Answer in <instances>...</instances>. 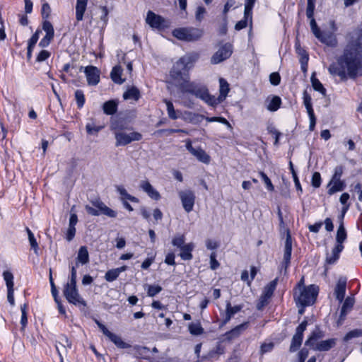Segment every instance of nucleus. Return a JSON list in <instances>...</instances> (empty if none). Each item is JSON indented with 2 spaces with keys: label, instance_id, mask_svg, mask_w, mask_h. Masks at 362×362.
<instances>
[{
  "label": "nucleus",
  "instance_id": "obj_1",
  "mask_svg": "<svg viewBox=\"0 0 362 362\" xmlns=\"http://www.w3.org/2000/svg\"><path fill=\"white\" fill-rule=\"evenodd\" d=\"M338 57L336 63L329 65L328 71L331 75L337 76L341 81L348 78L355 80L362 76V28L354 31Z\"/></svg>",
  "mask_w": 362,
  "mask_h": 362
},
{
  "label": "nucleus",
  "instance_id": "obj_2",
  "mask_svg": "<svg viewBox=\"0 0 362 362\" xmlns=\"http://www.w3.org/2000/svg\"><path fill=\"white\" fill-rule=\"evenodd\" d=\"M199 58V54L192 53L181 57L176 62L170 71V78L178 83L182 93H188L195 95L204 102L215 103L213 98L209 96L207 88L200 83L189 81V69Z\"/></svg>",
  "mask_w": 362,
  "mask_h": 362
},
{
  "label": "nucleus",
  "instance_id": "obj_3",
  "mask_svg": "<svg viewBox=\"0 0 362 362\" xmlns=\"http://www.w3.org/2000/svg\"><path fill=\"white\" fill-rule=\"evenodd\" d=\"M317 293V287L315 285H310L306 288L300 291L293 290V299L297 306H310L316 300Z\"/></svg>",
  "mask_w": 362,
  "mask_h": 362
},
{
  "label": "nucleus",
  "instance_id": "obj_4",
  "mask_svg": "<svg viewBox=\"0 0 362 362\" xmlns=\"http://www.w3.org/2000/svg\"><path fill=\"white\" fill-rule=\"evenodd\" d=\"M172 34L177 40L194 42L199 40L203 36L204 30L194 27H185L174 29Z\"/></svg>",
  "mask_w": 362,
  "mask_h": 362
},
{
  "label": "nucleus",
  "instance_id": "obj_5",
  "mask_svg": "<svg viewBox=\"0 0 362 362\" xmlns=\"http://www.w3.org/2000/svg\"><path fill=\"white\" fill-rule=\"evenodd\" d=\"M91 204L97 209L89 205L85 206L86 212L91 216H98L103 214L110 218H115L117 215V213L115 211L109 208L99 199L91 201Z\"/></svg>",
  "mask_w": 362,
  "mask_h": 362
},
{
  "label": "nucleus",
  "instance_id": "obj_6",
  "mask_svg": "<svg viewBox=\"0 0 362 362\" xmlns=\"http://www.w3.org/2000/svg\"><path fill=\"white\" fill-rule=\"evenodd\" d=\"M146 23L152 28L163 30L170 28L171 22L163 16L156 14L151 11L147 12Z\"/></svg>",
  "mask_w": 362,
  "mask_h": 362
},
{
  "label": "nucleus",
  "instance_id": "obj_7",
  "mask_svg": "<svg viewBox=\"0 0 362 362\" xmlns=\"http://www.w3.org/2000/svg\"><path fill=\"white\" fill-rule=\"evenodd\" d=\"M115 138L116 140L115 146H126L132 141H140L142 139V135L139 132H133L130 134H127L123 132H115Z\"/></svg>",
  "mask_w": 362,
  "mask_h": 362
},
{
  "label": "nucleus",
  "instance_id": "obj_8",
  "mask_svg": "<svg viewBox=\"0 0 362 362\" xmlns=\"http://www.w3.org/2000/svg\"><path fill=\"white\" fill-rule=\"evenodd\" d=\"M64 296L70 303L77 306H86V301L81 297L76 287L64 286Z\"/></svg>",
  "mask_w": 362,
  "mask_h": 362
},
{
  "label": "nucleus",
  "instance_id": "obj_9",
  "mask_svg": "<svg viewBox=\"0 0 362 362\" xmlns=\"http://www.w3.org/2000/svg\"><path fill=\"white\" fill-rule=\"evenodd\" d=\"M308 326V321L303 320L296 329V333L293 336L289 351L291 352L296 351L302 344L303 339V332Z\"/></svg>",
  "mask_w": 362,
  "mask_h": 362
},
{
  "label": "nucleus",
  "instance_id": "obj_10",
  "mask_svg": "<svg viewBox=\"0 0 362 362\" xmlns=\"http://www.w3.org/2000/svg\"><path fill=\"white\" fill-rule=\"evenodd\" d=\"M233 53V46L230 43H226L221 46L211 57L212 64H219L228 59Z\"/></svg>",
  "mask_w": 362,
  "mask_h": 362
},
{
  "label": "nucleus",
  "instance_id": "obj_11",
  "mask_svg": "<svg viewBox=\"0 0 362 362\" xmlns=\"http://www.w3.org/2000/svg\"><path fill=\"white\" fill-rule=\"evenodd\" d=\"M183 209L187 213L193 210L195 202V194L190 189L181 190L178 192Z\"/></svg>",
  "mask_w": 362,
  "mask_h": 362
},
{
  "label": "nucleus",
  "instance_id": "obj_12",
  "mask_svg": "<svg viewBox=\"0 0 362 362\" xmlns=\"http://www.w3.org/2000/svg\"><path fill=\"white\" fill-rule=\"evenodd\" d=\"M186 148L192 153L197 159L205 164L210 162V156L202 148H194L189 139L186 141Z\"/></svg>",
  "mask_w": 362,
  "mask_h": 362
},
{
  "label": "nucleus",
  "instance_id": "obj_13",
  "mask_svg": "<svg viewBox=\"0 0 362 362\" xmlns=\"http://www.w3.org/2000/svg\"><path fill=\"white\" fill-rule=\"evenodd\" d=\"M84 73L89 86H96L100 81V70L94 66L85 67Z\"/></svg>",
  "mask_w": 362,
  "mask_h": 362
},
{
  "label": "nucleus",
  "instance_id": "obj_14",
  "mask_svg": "<svg viewBox=\"0 0 362 362\" xmlns=\"http://www.w3.org/2000/svg\"><path fill=\"white\" fill-rule=\"evenodd\" d=\"M219 83H220V88H219L220 95H219V96L218 98H216L215 96L209 94V96L214 99L215 103H210L209 102H205L206 103H207L209 105L216 106V105H218V103L222 102L223 100H225V98H226V96L230 90L229 84L224 78H221L219 79Z\"/></svg>",
  "mask_w": 362,
  "mask_h": 362
},
{
  "label": "nucleus",
  "instance_id": "obj_15",
  "mask_svg": "<svg viewBox=\"0 0 362 362\" xmlns=\"http://www.w3.org/2000/svg\"><path fill=\"white\" fill-rule=\"evenodd\" d=\"M243 308V305H236L234 306L231 305L230 301L226 302V311L224 313V317L222 321L221 325H224L227 324L230 319L238 312H240Z\"/></svg>",
  "mask_w": 362,
  "mask_h": 362
},
{
  "label": "nucleus",
  "instance_id": "obj_16",
  "mask_svg": "<svg viewBox=\"0 0 362 362\" xmlns=\"http://www.w3.org/2000/svg\"><path fill=\"white\" fill-rule=\"evenodd\" d=\"M291 252H292V240L289 230H287L286 238L285 240L284 245V264H285L286 269L288 267L291 258Z\"/></svg>",
  "mask_w": 362,
  "mask_h": 362
},
{
  "label": "nucleus",
  "instance_id": "obj_17",
  "mask_svg": "<svg viewBox=\"0 0 362 362\" xmlns=\"http://www.w3.org/2000/svg\"><path fill=\"white\" fill-rule=\"evenodd\" d=\"M324 337L325 332L322 331L318 327H316L305 341V345L309 346L310 349H313V346H315V344L318 342L317 341L322 339Z\"/></svg>",
  "mask_w": 362,
  "mask_h": 362
},
{
  "label": "nucleus",
  "instance_id": "obj_18",
  "mask_svg": "<svg viewBox=\"0 0 362 362\" xmlns=\"http://www.w3.org/2000/svg\"><path fill=\"white\" fill-rule=\"evenodd\" d=\"M336 344L337 339L332 338L318 341L315 346H313L312 349L317 351H327L334 347Z\"/></svg>",
  "mask_w": 362,
  "mask_h": 362
},
{
  "label": "nucleus",
  "instance_id": "obj_19",
  "mask_svg": "<svg viewBox=\"0 0 362 362\" xmlns=\"http://www.w3.org/2000/svg\"><path fill=\"white\" fill-rule=\"evenodd\" d=\"M140 187L152 199L158 201L160 199V193L153 188L148 181H141L140 183Z\"/></svg>",
  "mask_w": 362,
  "mask_h": 362
},
{
  "label": "nucleus",
  "instance_id": "obj_20",
  "mask_svg": "<svg viewBox=\"0 0 362 362\" xmlns=\"http://www.w3.org/2000/svg\"><path fill=\"white\" fill-rule=\"evenodd\" d=\"M346 279L345 278H339L335 289L334 294L336 298L341 303L343 301L346 293Z\"/></svg>",
  "mask_w": 362,
  "mask_h": 362
},
{
  "label": "nucleus",
  "instance_id": "obj_21",
  "mask_svg": "<svg viewBox=\"0 0 362 362\" xmlns=\"http://www.w3.org/2000/svg\"><path fill=\"white\" fill-rule=\"evenodd\" d=\"M354 298L352 297H347L341 308L340 315L339 317V322H341L344 320L347 313L351 310L354 305Z\"/></svg>",
  "mask_w": 362,
  "mask_h": 362
},
{
  "label": "nucleus",
  "instance_id": "obj_22",
  "mask_svg": "<svg viewBox=\"0 0 362 362\" xmlns=\"http://www.w3.org/2000/svg\"><path fill=\"white\" fill-rule=\"evenodd\" d=\"M247 326L248 322H244L236 326L235 328L232 329L231 330L226 333V339L228 340H232L233 339L238 337L242 333V332L247 329Z\"/></svg>",
  "mask_w": 362,
  "mask_h": 362
},
{
  "label": "nucleus",
  "instance_id": "obj_23",
  "mask_svg": "<svg viewBox=\"0 0 362 362\" xmlns=\"http://www.w3.org/2000/svg\"><path fill=\"white\" fill-rule=\"evenodd\" d=\"M344 249V245H337L332 251V254H327L326 263L329 264H334L339 258V254Z\"/></svg>",
  "mask_w": 362,
  "mask_h": 362
},
{
  "label": "nucleus",
  "instance_id": "obj_24",
  "mask_svg": "<svg viewBox=\"0 0 362 362\" xmlns=\"http://www.w3.org/2000/svg\"><path fill=\"white\" fill-rule=\"evenodd\" d=\"M118 103L115 100H110L103 105V112L107 115H112L117 111Z\"/></svg>",
  "mask_w": 362,
  "mask_h": 362
},
{
  "label": "nucleus",
  "instance_id": "obj_25",
  "mask_svg": "<svg viewBox=\"0 0 362 362\" xmlns=\"http://www.w3.org/2000/svg\"><path fill=\"white\" fill-rule=\"evenodd\" d=\"M194 245L192 243H189L185 244L184 246L180 247V256L183 260H191L193 257L192 254V250H194Z\"/></svg>",
  "mask_w": 362,
  "mask_h": 362
},
{
  "label": "nucleus",
  "instance_id": "obj_26",
  "mask_svg": "<svg viewBox=\"0 0 362 362\" xmlns=\"http://www.w3.org/2000/svg\"><path fill=\"white\" fill-rule=\"evenodd\" d=\"M267 109L271 112L276 111L281 105V99L277 95H273L271 99L267 98Z\"/></svg>",
  "mask_w": 362,
  "mask_h": 362
},
{
  "label": "nucleus",
  "instance_id": "obj_27",
  "mask_svg": "<svg viewBox=\"0 0 362 362\" xmlns=\"http://www.w3.org/2000/svg\"><path fill=\"white\" fill-rule=\"evenodd\" d=\"M88 0H77L76 5V18L77 21L83 20Z\"/></svg>",
  "mask_w": 362,
  "mask_h": 362
},
{
  "label": "nucleus",
  "instance_id": "obj_28",
  "mask_svg": "<svg viewBox=\"0 0 362 362\" xmlns=\"http://www.w3.org/2000/svg\"><path fill=\"white\" fill-rule=\"evenodd\" d=\"M331 186L328 189V194L332 195L337 192L344 190L345 185L342 180H331L328 184V187Z\"/></svg>",
  "mask_w": 362,
  "mask_h": 362
},
{
  "label": "nucleus",
  "instance_id": "obj_29",
  "mask_svg": "<svg viewBox=\"0 0 362 362\" xmlns=\"http://www.w3.org/2000/svg\"><path fill=\"white\" fill-rule=\"evenodd\" d=\"M278 280V278H276L267 284L264 288L262 295L266 297V298L270 299L276 288Z\"/></svg>",
  "mask_w": 362,
  "mask_h": 362
},
{
  "label": "nucleus",
  "instance_id": "obj_30",
  "mask_svg": "<svg viewBox=\"0 0 362 362\" xmlns=\"http://www.w3.org/2000/svg\"><path fill=\"white\" fill-rule=\"evenodd\" d=\"M141 98V93L139 90L135 87L132 86L129 89H127L124 93H123V98L124 100H130L133 99L135 101H137Z\"/></svg>",
  "mask_w": 362,
  "mask_h": 362
},
{
  "label": "nucleus",
  "instance_id": "obj_31",
  "mask_svg": "<svg viewBox=\"0 0 362 362\" xmlns=\"http://www.w3.org/2000/svg\"><path fill=\"white\" fill-rule=\"evenodd\" d=\"M122 69L120 66H115L112 68L110 77L111 79L117 84H122L124 82V79H123L122 76Z\"/></svg>",
  "mask_w": 362,
  "mask_h": 362
},
{
  "label": "nucleus",
  "instance_id": "obj_32",
  "mask_svg": "<svg viewBox=\"0 0 362 362\" xmlns=\"http://www.w3.org/2000/svg\"><path fill=\"white\" fill-rule=\"evenodd\" d=\"M116 189L117 192L121 195V200H129L132 202L138 203L139 202V199L136 197H134L129 194L127 191L124 189V187L122 185H117Z\"/></svg>",
  "mask_w": 362,
  "mask_h": 362
},
{
  "label": "nucleus",
  "instance_id": "obj_33",
  "mask_svg": "<svg viewBox=\"0 0 362 362\" xmlns=\"http://www.w3.org/2000/svg\"><path fill=\"white\" fill-rule=\"evenodd\" d=\"M347 237L346 231L344 226V223L341 221L337 231L336 241L337 245H343L344 242L346 240Z\"/></svg>",
  "mask_w": 362,
  "mask_h": 362
},
{
  "label": "nucleus",
  "instance_id": "obj_34",
  "mask_svg": "<svg viewBox=\"0 0 362 362\" xmlns=\"http://www.w3.org/2000/svg\"><path fill=\"white\" fill-rule=\"evenodd\" d=\"M310 81L313 89L320 92L322 95H326V89L324 88L322 83L316 78L315 73H313L310 77Z\"/></svg>",
  "mask_w": 362,
  "mask_h": 362
},
{
  "label": "nucleus",
  "instance_id": "obj_35",
  "mask_svg": "<svg viewBox=\"0 0 362 362\" xmlns=\"http://www.w3.org/2000/svg\"><path fill=\"white\" fill-rule=\"evenodd\" d=\"M188 329L189 333L194 336L201 335L204 332V329L199 321L189 324Z\"/></svg>",
  "mask_w": 362,
  "mask_h": 362
},
{
  "label": "nucleus",
  "instance_id": "obj_36",
  "mask_svg": "<svg viewBox=\"0 0 362 362\" xmlns=\"http://www.w3.org/2000/svg\"><path fill=\"white\" fill-rule=\"evenodd\" d=\"M77 261L82 264H87L89 262V255L86 246H81L78 252Z\"/></svg>",
  "mask_w": 362,
  "mask_h": 362
},
{
  "label": "nucleus",
  "instance_id": "obj_37",
  "mask_svg": "<svg viewBox=\"0 0 362 362\" xmlns=\"http://www.w3.org/2000/svg\"><path fill=\"white\" fill-rule=\"evenodd\" d=\"M108 338L119 349H127L130 347L129 344L124 342L119 336L115 334L112 333Z\"/></svg>",
  "mask_w": 362,
  "mask_h": 362
},
{
  "label": "nucleus",
  "instance_id": "obj_38",
  "mask_svg": "<svg viewBox=\"0 0 362 362\" xmlns=\"http://www.w3.org/2000/svg\"><path fill=\"white\" fill-rule=\"evenodd\" d=\"M75 100L76 101L78 108L81 109L83 107L86 99L83 91L82 90L78 89L75 91L74 93Z\"/></svg>",
  "mask_w": 362,
  "mask_h": 362
},
{
  "label": "nucleus",
  "instance_id": "obj_39",
  "mask_svg": "<svg viewBox=\"0 0 362 362\" xmlns=\"http://www.w3.org/2000/svg\"><path fill=\"white\" fill-rule=\"evenodd\" d=\"M303 103H304V105L307 110V112H308V114L309 113H311V112H314V110L313 109V105H312V98H311V96L307 93L306 90H305L303 92Z\"/></svg>",
  "mask_w": 362,
  "mask_h": 362
},
{
  "label": "nucleus",
  "instance_id": "obj_40",
  "mask_svg": "<svg viewBox=\"0 0 362 362\" xmlns=\"http://www.w3.org/2000/svg\"><path fill=\"white\" fill-rule=\"evenodd\" d=\"M42 29L46 33L47 36L53 37L54 36V30L52 24L47 20H44L42 22Z\"/></svg>",
  "mask_w": 362,
  "mask_h": 362
},
{
  "label": "nucleus",
  "instance_id": "obj_41",
  "mask_svg": "<svg viewBox=\"0 0 362 362\" xmlns=\"http://www.w3.org/2000/svg\"><path fill=\"white\" fill-rule=\"evenodd\" d=\"M163 101L165 103L166 107H167V112H168V117L172 119H176L177 118V115L174 109L173 103L166 99H165Z\"/></svg>",
  "mask_w": 362,
  "mask_h": 362
},
{
  "label": "nucleus",
  "instance_id": "obj_42",
  "mask_svg": "<svg viewBox=\"0 0 362 362\" xmlns=\"http://www.w3.org/2000/svg\"><path fill=\"white\" fill-rule=\"evenodd\" d=\"M4 279L6 281L7 289L13 288V275L11 272L5 271L3 273Z\"/></svg>",
  "mask_w": 362,
  "mask_h": 362
},
{
  "label": "nucleus",
  "instance_id": "obj_43",
  "mask_svg": "<svg viewBox=\"0 0 362 362\" xmlns=\"http://www.w3.org/2000/svg\"><path fill=\"white\" fill-rule=\"evenodd\" d=\"M26 231L28 235V240L30 244L31 247L34 250L35 253L37 255V250H38V244L36 241V239L34 236V234L33 232L28 228H26Z\"/></svg>",
  "mask_w": 362,
  "mask_h": 362
},
{
  "label": "nucleus",
  "instance_id": "obj_44",
  "mask_svg": "<svg viewBox=\"0 0 362 362\" xmlns=\"http://www.w3.org/2000/svg\"><path fill=\"white\" fill-rule=\"evenodd\" d=\"M316 0H307L306 16L311 18L314 16Z\"/></svg>",
  "mask_w": 362,
  "mask_h": 362
},
{
  "label": "nucleus",
  "instance_id": "obj_45",
  "mask_svg": "<svg viewBox=\"0 0 362 362\" xmlns=\"http://www.w3.org/2000/svg\"><path fill=\"white\" fill-rule=\"evenodd\" d=\"M289 169H290L291 173L292 174V177L293 178V181H294L295 186H296V189L298 190L302 191V188H301V185L300 184V181L298 180L297 173H296V170L294 169L293 163L291 161L289 162Z\"/></svg>",
  "mask_w": 362,
  "mask_h": 362
},
{
  "label": "nucleus",
  "instance_id": "obj_46",
  "mask_svg": "<svg viewBox=\"0 0 362 362\" xmlns=\"http://www.w3.org/2000/svg\"><path fill=\"white\" fill-rule=\"evenodd\" d=\"M248 19L252 21V15H250V16H245V10H244V18L240 20L235 24V30H240L246 28L247 25Z\"/></svg>",
  "mask_w": 362,
  "mask_h": 362
},
{
  "label": "nucleus",
  "instance_id": "obj_47",
  "mask_svg": "<svg viewBox=\"0 0 362 362\" xmlns=\"http://www.w3.org/2000/svg\"><path fill=\"white\" fill-rule=\"evenodd\" d=\"M28 308V304L24 303L21 306V324L22 325V329H24L28 323V318H27V312L26 310Z\"/></svg>",
  "mask_w": 362,
  "mask_h": 362
},
{
  "label": "nucleus",
  "instance_id": "obj_48",
  "mask_svg": "<svg viewBox=\"0 0 362 362\" xmlns=\"http://www.w3.org/2000/svg\"><path fill=\"white\" fill-rule=\"evenodd\" d=\"M185 241V238L184 235H178L175 236L172 240V244L173 246L177 247L178 248L184 246Z\"/></svg>",
  "mask_w": 362,
  "mask_h": 362
},
{
  "label": "nucleus",
  "instance_id": "obj_49",
  "mask_svg": "<svg viewBox=\"0 0 362 362\" xmlns=\"http://www.w3.org/2000/svg\"><path fill=\"white\" fill-rule=\"evenodd\" d=\"M110 129L115 133L116 132H122V130L125 129V127L122 122L119 120H113L111 121Z\"/></svg>",
  "mask_w": 362,
  "mask_h": 362
},
{
  "label": "nucleus",
  "instance_id": "obj_50",
  "mask_svg": "<svg viewBox=\"0 0 362 362\" xmlns=\"http://www.w3.org/2000/svg\"><path fill=\"white\" fill-rule=\"evenodd\" d=\"M162 287L159 285H149L148 286L147 294L150 297H154L162 291Z\"/></svg>",
  "mask_w": 362,
  "mask_h": 362
},
{
  "label": "nucleus",
  "instance_id": "obj_51",
  "mask_svg": "<svg viewBox=\"0 0 362 362\" xmlns=\"http://www.w3.org/2000/svg\"><path fill=\"white\" fill-rule=\"evenodd\" d=\"M119 274L115 269L108 270L105 275V279L108 282H112L117 279Z\"/></svg>",
  "mask_w": 362,
  "mask_h": 362
},
{
  "label": "nucleus",
  "instance_id": "obj_52",
  "mask_svg": "<svg viewBox=\"0 0 362 362\" xmlns=\"http://www.w3.org/2000/svg\"><path fill=\"white\" fill-rule=\"evenodd\" d=\"M65 286L76 287V269L74 266L71 268V276Z\"/></svg>",
  "mask_w": 362,
  "mask_h": 362
},
{
  "label": "nucleus",
  "instance_id": "obj_53",
  "mask_svg": "<svg viewBox=\"0 0 362 362\" xmlns=\"http://www.w3.org/2000/svg\"><path fill=\"white\" fill-rule=\"evenodd\" d=\"M58 344L64 349H71V342L69 341L68 337L66 335L62 334L59 337Z\"/></svg>",
  "mask_w": 362,
  "mask_h": 362
},
{
  "label": "nucleus",
  "instance_id": "obj_54",
  "mask_svg": "<svg viewBox=\"0 0 362 362\" xmlns=\"http://www.w3.org/2000/svg\"><path fill=\"white\" fill-rule=\"evenodd\" d=\"M308 18L310 21V25L313 35L315 36V37H319V35L322 32L319 27L317 26L315 19L314 18V16Z\"/></svg>",
  "mask_w": 362,
  "mask_h": 362
},
{
  "label": "nucleus",
  "instance_id": "obj_55",
  "mask_svg": "<svg viewBox=\"0 0 362 362\" xmlns=\"http://www.w3.org/2000/svg\"><path fill=\"white\" fill-rule=\"evenodd\" d=\"M259 175L262 180L264 181V184L266 185L267 189L271 192L274 191V187L272 185V181L269 178V177L264 172H260Z\"/></svg>",
  "mask_w": 362,
  "mask_h": 362
},
{
  "label": "nucleus",
  "instance_id": "obj_56",
  "mask_svg": "<svg viewBox=\"0 0 362 362\" xmlns=\"http://www.w3.org/2000/svg\"><path fill=\"white\" fill-rule=\"evenodd\" d=\"M51 13V8L48 3L45 2L42 4L41 8V15L44 20H47Z\"/></svg>",
  "mask_w": 362,
  "mask_h": 362
},
{
  "label": "nucleus",
  "instance_id": "obj_57",
  "mask_svg": "<svg viewBox=\"0 0 362 362\" xmlns=\"http://www.w3.org/2000/svg\"><path fill=\"white\" fill-rule=\"evenodd\" d=\"M41 30L37 29L28 40V46L34 47L39 40V36Z\"/></svg>",
  "mask_w": 362,
  "mask_h": 362
},
{
  "label": "nucleus",
  "instance_id": "obj_58",
  "mask_svg": "<svg viewBox=\"0 0 362 362\" xmlns=\"http://www.w3.org/2000/svg\"><path fill=\"white\" fill-rule=\"evenodd\" d=\"M274 347V344L273 342L269 343H263L260 347V354L262 355L270 352Z\"/></svg>",
  "mask_w": 362,
  "mask_h": 362
},
{
  "label": "nucleus",
  "instance_id": "obj_59",
  "mask_svg": "<svg viewBox=\"0 0 362 362\" xmlns=\"http://www.w3.org/2000/svg\"><path fill=\"white\" fill-rule=\"evenodd\" d=\"M256 0H245V16H250L252 15V10L255 5Z\"/></svg>",
  "mask_w": 362,
  "mask_h": 362
},
{
  "label": "nucleus",
  "instance_id": "obj_60",
  "mask_svg": "<svg viewBox=\"0 0 362 362\" xmlns=\"http://www.w3.org/2000/svg\"><path fill=\"white\" fill-rule=\"evenodd\" d=\"M269 82L273 86H278L281 82V76L278 72H273L269 75Z\"/></svg>",
  "mask_w": 362,
  "mask_h": 362
},
{
  "label": "nucleus",
  "instance_id": "obj_61",
  "mask_svg": "<svg viewBox=\"0 0 362 362\" xmlns=\"http://www.w3.org/2000/svg\"><path fill=\"white\" fill-rule=\"evenodd\" d=\"M321 185V175L320 173L315 172L312 176V185L315 188H318Z\"/></svg>",
  "mask_w": 362,
  "mask_h": 362
},
{
  "label": "nucleus",
  "instance_id": "obj_62",
  "mask_svg": "<svg viewBox=\"0 0 362 362\" xmlns=\"http://www.w3.org/2000/svg\"><path fill=\"white\" fill-rule=\"evenodd\" d=\"M50 52L47 50H41L36 57V62H44L50 57Z\"/></svg>",
  "mask_w": 362,
  "mask_h": 362
},
{
  "label": "nucleus",
  "instance_id": "obj_63",
  "mask_svg": "<svg viewBox=\"0 0 362 362\" xmlns=\"http://www.w3.org/2000/svg\"><path fill=\"white\" fill-rule=\"evenodd\" d=\"M206 13V9L204 6H198L195 13L196 20L201 22Z\"/></svg>",
  "mask_w": 362,
  "mask_h": 362
},
{
  "label": "nucleus",
  "instance_id": "obj_64",
  "mask_svg": "<svg viewBox=\"0 0 362 362\" xmlns=\"http://www.w3.org/2000/svg\"><path fill=\"white\" fill-rule=\"evenodd\" d=\"M344 167L342 165H338L334 168V173L332 177V180H341V177L343 174Z\"/></svg>",
  "mask_w": 362,
  "mask_h": 362
}]
</instances>
